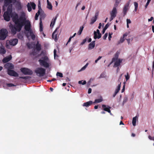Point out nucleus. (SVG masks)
Segmentation results:
<instances>
[{"label":"nucleus","instance_id":"4be33fe9","mask_svg":"<svg viewBox=\"0 0 154 154\" xmlns=\"http://www.w3.org/2000/svg\"><path fill=\"white\" fill-rule=\"evenodd\" d=\"M40 21L44 20L46 16V14L43 11H40Z\"/></svg>","mask_w":154,"mask_h":154},{"label":"nucleus","instance_id":"39448f33","mask_svg":"<svg viewBox=\"0 0 154 154\" xmlns=\"http://www.w3.org/2000/svg\"><path fill=\"white\" fill-rule=\"evenodd\" d=\"M41 59H39L38 60L40 65L46 68L49 67V64L47 62L48 60V57L44 55L42 57Z\"/></svg>","mask_w":154,"mask_h":154},{"label":"nucleus","instance_id":"393cba45","mask_svg":"<svg viewBox=\"0 0 154 154\" xmlns=\"http://www.w3.org/2000/svg\"><path fill=\"white\" fill-rule=\"evenodd\" d=\"M92 103L93 102L92 101H89L87 102L86 103H84L83 105V106H84L88 107L89 106L91 105Z\"/></svg>","mask_w":154,"mask_h":154},{"label":"nucleus","instance_id":"58836bf2","mask_svg":"<svg viewBox=\"0 0 154 154\" xmlns=\"http://www.w3.org/2000/svg\"><path fill=\"white\" fill-rule=\"evenodd\" d=\"M30 35H31L32 38L33 40H34L35 38V35L33 33V32H32V31H30Z\"/></svg>","mask_w":154,"mask_h":154},{"label":"nucleus","instance_id":"1a4fd4ad","mask_svg":"<svg viewBox=\"0 0 154 154\" xmlns=\"http://www.w3.org/2000/svg\"><path fill=\"white\" fill-rule=\"evenodd\" d=\"M24 25H25L24 28L25 30L29 32H30L31 30V25L29 20H26L25 18V20L24 21Z\"/></svg>","mask_w":154,"mask_h":154},{"label":"nucleus","instance_id":"ea45409f","mask_svg":"<svg viewBox=\"0 0 154 154\" xmlns=\"http://www.w3.org/2000/svg\"><path fill=\"white\" fill-rule=\"evenodd\" d=\"M88 38V37H87L86 38L83 40L82 42L81 43V45H83L87 41V39Z\"/></svg>","mask_w":154,"mask_h":154},{"label":"nucleus","instance_id":"4c0bfd02","mask_svg":"<svg viewBox=\"0 0 154 154\" xmlns=\"http://www.w3.org/2000/svg\"><path fill=\"white\" fill-rule=\"evenodd\" d=\"M27 6L28 8V10L29 12H30L32 10V8L31 6L30 5L29 3H28L27 5Z\"/></svg>","mask_w":154,"mask_h":154},{"label":"nucleus","instance_id":"69168bd1","mask_svg":"<svg viewBox=\"0 0 154 154\" xmlns=\"http://www.w3.org/2000/svg\"><path fill=\"white\" fill-rule=\"evenodd\" d=\"M102 26V24L101 23H100L99 25V26L98 27V28L99 29H100L101 28V26Z\"/></svg>","mask_w":154,"mask_h":154},{"label":"nucleus","instance_id":"aec40b11","mask_svg":"<svg viewBox=\"0 0 154 154\" xmlns=\"http://www.w3.org/2000/svg\"><path fill=\"white\" fill-rule=\"evenodd\" d=\"M95 41H93L90 43L88 45V49H92L94 48L95 45Z\"/></svg>","mask_w":154,"mask_h":154},{"label":"nucleus","instance_id":"5fc2aeb1","mask_svg":"<svg viewBox=\"0 0 154 154\" xmlns=\"http://www.w3.org/2000/svg\"><path fill=\"white\" fill-rule=\"evenodd\" d=\"M56 52H57L56 50L55 49H54V58H55V57H56V56H57Z\"/></svg>","mask_w":154,"mask_h":154},{"label":"nucleus","instance_id":"72a5a7b5","mask_svg":"<svg viewBox=\"0 0 154 154\" xmlns=\"http://www.w3.org/2000/svg\"><path fill=\"white\" fill-rule=\"evenodd\" d=\"M134 5L135 7V8H134V11H137V9H138V4L137 2H134Z\"/></svg>","mask_w":154,"mask_h":154},{"label":"nucleus","instance_id":"774afa93","mask_svg":"<svg viewBox=\"0 0 154 154\" xmlns=\"http://www.w3.org/2000/svg\"><path fill=\"white\" fill-rule=\"evenodd\" d=\"M103 75H104V74H103V73L101 74L100 75V76L99 77V78H102L103 77H103Z\"/></svg>","mask_w":154,"mask_h":154},{"label":"nucleus","instance_id":"4d7b16f0","mask_svg":"<svg viewBox=\"0 0 154 154\" xmlns=\"http://www.w3.org/2000/svg\"><path fill=\"white\" fill-rule=\"evenodd\" d=\"M109 24L108 23L106 25L104 28L106 29L109 27Z\"/></svg>","mask_w":154,"mask_h":154},{"label":"nucleus","instance_id":"4468645a","mask_svg":"<svg viewBox=\"0 0 154 154\" xmlns=\"http://www.w3.org/2000/svg\"><path fill=\"white\" fill-rule=\"evenodd\" d=\"M102 107L103 108V110L107 112H108L111 114V113L110 109L111 108V107L108 105H102Z\"/></svg>","mask_w":154,"mask_h":154},{"label":"nucleus","instance_id":"bb28decb","mask_svg":"<svg viewBox=\"0 0 154 154\" xmlns=\"http://www.w3.org/2000/svg\"><path fill=\"white\" fill-rule=\"evenodd\" d=\"M58 14H57L55 18H53L52 19V21L51 22V26L52 24V23L53 22V23L52 25V27H53V26H54V25L55 24V23L56 21L57 20V18L58 17Z\"/></svg>","mask_w":154,"mask_h":154},{"label":"nucleus","instance_id":"e2e57ef3","mask_svg":"<svg viewBox=\"0 0 154 154\" xmlns=\"http://www.w3.org/2000/svg\"><path fill=\"white\" fill-rule=\"evenodd\" d=\"M88 38L87 39V40H88V42H91V38H89V37H88Z\"/></svg>","mask_w":154,"mask_h":154},{"label":"nucleus","instance_id":"473e14b6","mask_svg":"<svg viewBox=\"0 0 154 154\" xmlns=\"http://www.w3.org/2000/svg\"><path fill=\"white\" fill-rule=\"evenodd\" d=\"M40 11H38L37 13H36L35 14V20H38V17L39 15H40Z\"/></svg>","mask_w":154,"mask_h":154},{"label":"nucleus","instance_id":"de8ad7c7","mask_svg":"<svg viewBox=\"0 0 154 154\" xmlns=\"http://www.w3.org/2000/svg\"><path fill=\"white\" fill-rule=\"evenodd\" d=\"M18 38L20 39H22L23 38V36L20 34H19L17 35Z\"/></svg>","mask_w":154,"mask_h":154},{"label":"nucleus","instance_id":"79ce46f5","mask_svg":"<svg viewBox=\"0 0 154 154\" xmlns=\"http://www.w3.org/2000/svg\"><path fill=\"white\" fill-rule=\"evenodd\" d=\"M83 81H79L78 82V83L79 84H82V85H85L86 84V82L85 81H84L83 82H82Z\"/></svg>","mask_w":154,"mask_h":154},{"label":"nucleus","instance_id":"338daca9","mask_svg":"<svg viewBox=\"0 0 154 154\" xmlns=\"http://www.w3.org/2000/svg\"><path fill=\"white\" fill-rule=\"evenodd\" d=\"M153 17H151L150 19H148V21H152L153 19Z\"/></svg>","mask_w":154,"mask_h":154},{"label":"nucleus","instance_id":"3c124183","mask_svg":"<svg viewBox=\"0 0 154 154\" xmlns=\"http://www.w3.org/2000/svg\"><path fill=\"white\" fill-rule=\"evenodd\" d=\"M17 7L19 9H20L21 8V5L20 3H19L18 4H17Z\"/></svg>","mask_w":154,"mask_h":154},{"label":"nucleus","instance_id":"c756f323","mask_svg":"<svg viewBox=\"0 0 154 154\" xmlns=\"http://www.w3.org/2000/svg\"><path fill=\"white\" fill-rule=\"evenodd\" d=\"M137 116H136L134 117L133 118L132 123L134 126H135L136 125V122L137 121Z\"/></svg>","mask_w":154,"mask_h":154},{"label":"nucleus","instance_id":"a19ab883","mask_svg":"<svg viewBox=\"0 0 154 154\" xmlns=\"http://www.w3.org/2000/svg\"><path fill=\"white\" fill-rule=\"evenodd\" d=\"M31 5L32 8L34 10L35 8L36 5L34 2L31 3Z\"/></svg>","mask_w":154,"mask_h":154},{"label":"nucleus","instance_id":"f704fd0d","mask_svg":"<svg viewBox=\"0 0 154 154\" xmlns=\"http://www.w3.org/2000/svg\"><path fill=\"white\" fill-rule=\"evenodd\" d=\"M121 83H120V84L118 85L117 88L116 89L115 91V92H116V93L117 94L120 90V88L121 87Z\"/></svg>","mask_w":154,"mask_h":154},{"label":"nucleus","instance_id":"c03bdc74","mask_svg":"<svg viewBox=\"0 0 154 154\" xmlns=\"http://www.w3.org/2000/svg\"><path fill=\"white\" fill-rule=\"evenodd\" d=\"M38 11H42V8H41V4H40V2L39 1H38Z\"/></svg>","mask_w":154,"mask_h":154},{"label":"nucleus","instance_id":"2eb2a0df","mask_svg":"<svg viewBox=\"0 0 154 154\" xmlns=\"http://www.w3.org/2000/svg\"><path fill=\"white\" fill-rule=\"evenodd\" d=\"M122 59L119 58L116 60L114 62V65L113 67H116L119 66L122 63Z\"/></svg>","mask_w":154,"mask_h":154},{"label":"nucleus","instance_id":"37998d69","mask_svg":"<svg viewBox=\"0 0 154 154\" xmlns=\"http://www.w3.org/2000/svg\"><path fill=\"white\" fill-rule=\"evenodd\" d=\"M56 75L57 76H59L60 77H63L62 73L59 72H57V73Z\"/></svg>","mask_w":154,"mask_h":154},{"label":"nucleus","instance_id":"c9c22d12","mask_svg":"<svg viewBox=\"0 0 154 154\" xmlns=\"http://www.w3.org/2000/svg\"><path fill=\"white\" fill-rule=\"evenodd\" d=\"M84 27L83 26H82L80 27L79 30L78 32V34L79 35H81L83 31Z\"/></svg>","mask_w":154,"mask_h":154},{"label":"nucleus","instance_id":"f03ea898","mask_svg":"<svg viewBox=\"0 0 154 154\" xmlns=\"http://www.w3.org/2000/svg\"><path fill=\"white\" fill-rule=\"evenodd\" d=\"M12 11V5L11 4L8 6L7 11L5 12L3 14L4 19L7 21H9L10 20V17H11Z\"/></svg>","mask_w":154,"mask_h":154},{"label":"nucleus","instance_id":"a18cd8bd","mask_svg":"<svg viewBox=\"0 0 154 154\" xmlns=\"http://www.w3.org/2000/svg\"><path fill=\"white\" fill-rule=\"evenodd\" d=\"M125 79L126 81H127L130 78V75H129L128 73L127 72V75H125Z\"/></svg>","mask_w":154,"mask_h":154},{"label":"nucleus","instance_id":"09e8293b","mask_svg":"<svg viewBox=\"0 0 154 154\" xmlns=\"http://www.w3.org/2000/svg\"><path fill=\"white\" fill-rule=\"evenodd\" d=\"M7 85L8 87H11L14 86L15 85L14 84H12V83H8L7 84Z\"/></svg>","mask_w":154,"mask_h":154},{"label":"nucleus","instance_id":"412c9836","mask_svg":"<svg viewBox=\"0 0 154 154\" xmlns=\"http://www.w3.org/2000/svg\"><path fill=\"white\" fill-rule=\"evenodd\" d=\"M12 58L11 56V55L8 56V57L4 58L2 61L4 63H6L10 61Z\"/></svg>","mask_w":154,"mask_h":154},{"label":"nucleus","instance_id":"7c9ffc66","mask_svg":"<svg viewBox=\"0 0 154 154\" xmlns=\"http://www.w3.org/2000/svg\"><path fill=\"white\" fill-rule=\"evenodd\" d=\"M39 26L40 29L39 30L40 32H42L43 31V24L42 21L41 20V21H40L39 22Z\"/></svg>","mask_w":154,"mask_h":154},{"label":"nucleus","instance_id":"0e129e2a","mask_svg":"<svg viewBox=\"0 0 154 154\" xmlns=\"http://www.w3.org/2000/svg\"><path fill=\"white\" fill-rule=\"evenodd\" d=\"M72 37L71 36H70V38H69L67 44H68V43H69L71 41V39H72Z\"/></svg>","mask_w":154,"mask_h":154},{"label":"nucleus","instance_id":"423d86ee","mask_svg":"<svg viewBox=\"0 0 154 154\" xmlns=\"http://www.w3.org/2000/svg\"><path fill=\"white\" fill-rule=\"evenodd\" d=\"M46 70L45 69L41 67L37 68L35 70V72L37 75L40 77L44 76Z\"/></svg>","mask_w":154,"mask_h":154},{"label":"nucleus","instance_id":"bf43d9fd","mask_svg":"<svg viewBox=\"0 0 154 154\" xmlns=\"http://www.w3.org/2000/svg\"><path fill=\"white\" fill-rule=\"evenodd\" d=\"M91 91H92L91 89V88H89L88 89V94H90L91 92Z\"/></svg>","mask_w":154,"mask_h":154},{"label":"nucleus","instance_id":"7ed1b4c3","mask_svg":"<svg viewBox=\"0 0 154 154\" xmlns=\"http://www.w3.org/2000/svg\"><path fill=\"white\" fill-rule=\"evenodd\" d=\"M5 66L6 67L8 68V73L9 75L14 77L18 76V74L14 70L9 69H12L13 68L14 66L12 64L7 63L5 65Z\"/></svg>","mask_w":154,"mask_h":154},{"label":"nucleus","instance_id":"603ef678","mask_svg":"<svg viewBox=\"0 0 154 154\" xmlns=\"http://www.w3.org/2000/svg\"><path fill=\"white\" fill-rule=\"evenodd\" d=\"M150 2V1H149V0H147V2L145 6V8H147V7L148 6V5H149Z\"/></svg>","mask_w":154,"mask_h":154},{"label":"nucleus","instance_id":"f257e3e1","mask_svg":"<svg viewBox=\"0 0 154 154\" xmlns=\"http://www.w3.org/2000/svg\"><path fill=\"white\" fill-rule=\"evenodd\" d=\"M11 17L15 24H20L22 25H24V21L25 20V17L22 16H20L19 18L18 14L14 12H12Z\"/></svg>","mask_w":154,"mask_h":154},{"label":"nucleus","instance_id":"f3484780","mask_svg":"<svg viewBox=\"0 0 154 154\" xmlns=\"http://www.w3.org/2000/svg\"><path fill=\"white\" fill-rule=\"evenodd\" d=\"M16 1V0H4V3L5 5L7 6L10 5V4L11 3L15 2Z\"/></svg>","mask_w":154,"mask_h":154},{"label":"nucleus","instance_id":"e433bc0d","mask_svg":"<svg viewBox=\"0 0 154 154\" xmlns=\"http://www.w3.org/2000/svg\"><path fill=\"white\" fill-rule=\"evenodd\" d=\"M31 77L29 76H20L19 78L20 79L28 80Z\"/></svg>","mask_w":154,"mask_h":154},{"label":"nucleus","instance_id":"20e7f679","mask_svg":"<svg viewBox=\"0 0 154 154\" xmlns=\"http://www.w3.org/2000/svg\"><path fill=\"white\" fill-rule=\"evenodd\" d=\"M24 25H22L20 24H15V25H11L9 27L11 29L12 33L14 35L17 32H20Z\"/></svg>","mask_w":154,"mask_h":154},{"label":"nucleus","instance_id":"8fccbe9b","mask_svg":"<svg viewBox=\"0 0 154 154\" xmlns=\"http://www.w3.org/2000/svg\"><path fill=\"white\" fill-rule=\"evenodd\" d=\"M108 36V33H106L103 37V38L104 40H105Z\"/></svg>","mask_w":154,"mask_h":154},{"label":"nucleus","instance_id":"6e6d98bb","mask_svg":"<svg viewBox=\"0 0 154 154\" xmlns=\"http://www.w3.org/2000/svg\"><path fill=\"white\" fill-rule=\"evenodd\" d=\"M131 23V21L129 19H127V24H129Z\"/></svg>","mask_w":154,"mask_h":154},{"label":"nucleus","instance_id":"f8f14e48","mask_svg":"<svg viewBox=\"0 0 154 154\" xmlns=\"http://www.w3.org/2000/svg\"><path fill=\"white\" fill-rule=\"evenodd\" d=\"M94 38L95 39H96L97 38L99 39L101 37V35L100 33V31L99 29H97L96 32L94 31Z\"/></svg>","mask_w":154,"mask_h":154},{"label":"nucleus","instance_id":"a878e982","mask_svg":"<svg viewBox=\"0 0 154 154\" xmlns=\"http://www.w3.org/2000/svg\"><path fill=\"white\" fill-rule=\"evenodd\" d=\"M118 57H119V54H118L117 53H116L115 54V57H113L112 59V61L111 62V63H112L114 62H115V61H116V60H118V59H119L118 58Z\"/></svg>","mask_w":154,"mask_h":154},{"label":"nucleus","instance_id":"a211bd4d","mask_svg":"<svg viewBox=\"0 0 154 154\" xmlns=\"http://www.w3.org/2000/svg\"><path fill=\"white\" fill-rule=\"evenodd\" d=\"M59 27H57L56 28L55 30H54V32H53L52 34V37L53 38L54 37L55 40H57V35L58 34V32H57V30L58 29Z\"/></svg>","mask_w":154,"mask_h":154},{"label":"nucleus","instance_id":"6ab92c4d","mask_svg":"<svg viewBox=\"0 0 154 154\" xmlns=\"http://www.w3.org/2000/svg\"><path fill=\"white\" fill-rule=\"evenodd\" d=\"M10 44L11 45H12L13 46H14L16 45L18 43V40L17 39H14L12 40H11L9 42Z\"/></svg>","mask_w":154,"mask_h":154},{"label":"nucleus","instance_id":"49530a36","mask_svg":"<svg viewBox=\"0 0 154 154\" xmlns=\"http://www.w3.org/2000/svg\"><path fill=\"white\" fill-rule=\"evenodd\" d=\"M88 65V63H87L85 66L82 67L81 69V71H82L85 70V68L87 67Z\"/></svg>","mask_w":154,"mask_h":154},{"label":"nucleus","instance_id":"2f4dec72","mask_svg":"<svg viewBox=\"0 0 154 154\" xmlns=\"http://www.w3.org/2000/svg\"><path fill=\"white\" fill-rule=\"evenodd\" d=\"M6 53V50L4 48H1L0 49V54H5Z\"/></svg>","mask_w":154,"mask_h":154},{"label":"nucleus","instance_id":"9d476101","mask_svg":"<svg viewBox=\"0 0 154 154\" xmlns=\"http://www.w3.org/2000/svg\"><path fill=\"white\" fill-rule=\"evenodd\" d=\"M43 51H42L40 54H37V52L35 51V50H32V51L30 53V55L31 57L33 58L34 59H35L38 57L41 56V55L43 54Z\"/></svg>","mask_w":154,"mask_h":154},{"label":"nucleus","instance_id":"c85d7f7f","mask_svg":"<svg viewBox=\"0 0 154 154\" xmlns=\"http://www.w3.org/2000/svg\"><path fill=\"white\" fill-rule=\"evenodd\" d=\"M47 8L50 10H51L52 8V6L51 3L48 0H47Z\"/></svg>","mask_w":154,"mask_h":154},{"label":"nucleus","instance_id":"864d4df0","mask_svg":"<svg viewBox=\"0 0 154 154\" xmlns=\"http://www.w3.org/2000/svg\"><path fill=\"white\" fill-rule=\"evenodd\" d=\"M124 85H123V88H122V93L125 90V82H124Z\"/></svg>","mask_w":154,"mask_h":154},{"label":"nucleus","instance_id":"052dcab7","mask_svg":"<svg viewBox=\"0 0 154 154\" xmlns=\"http://www.w3.org/2000/svg\"><path fill=\"white\" fill-rule=\"evenodd\" d=\"M94 80V79H93L92 78H91L89 80L88 82V83H90L91 82L93 81Z\"/></svg>","mask_w":154,"mask_h":154},{"label":"nucleus","instance_id":"ddd939ff","mask_svg":"<svg viewBox=\"0 0 154 154\" xmlns=\"http://www.w3.org/2000/svg\"><path fill=\"white\" fill-rule=\"evenodd\" d=\"M130 5V2H128L125 4L124 6L123 9V13L124 14V16H125L127 14V12L128 10V9L129 5Z\"/></svg>","mask_w":154,"mask_h":154},{"label":"nucleus","instance_id":"6e6552de","mask_svg":"<svg viewBox=\"0 0 154 154\" xmlns=\"http://www.w3.org/2000/svg\"><path fill=\"white\" fill-rule=\"evenodd\" d=\"M21 72L25 75H32L33 72L32 70L27 68L23 67L20 69Z\"/></svg>","mask_w":154,"mask_h":154},{"label":"nucleus","instance_id":"5701e85b","mask_svg":"<svg viewBox=\"0 0 154 154\" xmlns=\"http://www.w3.org/2000/svg\"><path fill=\"white\" fill-rule=\"evenodd\" d=\"M128 35V34L127 33H125L123 35V36L121 38L119 42V44L120 43H123L125 40L124 38L125 37L127 36Z\"/></svg>","mask_w":154,"mask_h":154},{"label":"nucleus","instance_id":"9b49d317","mask_svg":"<svg viewBox=\"0 0 154 154\" xmlns=\"http://www.w3.org/2000/svg\"><path fill=\"white\" fill-rule=\"evenodd\" d=\"M117 13V11L116 8H113L112 11L110 12L111 17L110 19V21L112 20L116 16Z\"/></svg>","mask_w":154,"mask_h":154},{"label":"nucleus","instance_id":"13d9d810","mask_svg":"<svg viewBox=\"0 0 154 154\" xmlns=\"http://www.w3.org/2000/svg\"><path fill=\"white\" fill-rule=\"evenodd\" d=\"M148 138L150 140H153L154 139V137H152L150 135H149L148 136Z\"/></svg>","mask_w":154,"mask_h":154},{"label":"nucleus","instance_id":"cd10ccee","mask_svg":"<svg viewBox=\"0 0 154 154\" xmlns=\"http://www.w3.org/2000/svg\"><path fill=\"white\" fill-rule=\"evenodd\" d=\"M103 100V99L102 97H101L100 98L98 99H95L94 101V102H93L94 103H100L101 102H102Z\"/></svg>","mask_w":154,"mask_h":154},{"label":"nucleus","instance_id":"0eeeda50","mask_svg":"<svg viewBox=\"0 0 154 154\" xmlns=\"http://www.w3.org/2000/svg\"><path fill=\"white\" fill-rule=\"evenodd\" d=\"M8 32L6 29H2L0 31V40H4L8 35Z\"/></svg>","mask_w":154,"mask_h":154},{"label":"nucleus","instance_id":"dca6fc26","mask_svg":"<svg viewBox=\"0 0 154 154\" xmlns=\"http://www.w3.org/2000/svg\"><path fill=\"white\" fill-rule=\"evenodd\" d=\"M98 12H97L96 13L94 17H92V18L91 19L90 24H93L96 21L97 19V17L98 16Z\"/></svg>","mask_w":154,"mask_h":154},{"label":"nucleus","instance_id":"b1692460","mask_svg":"<svg viewBox=\"0 0 154 154\" xmlns=\"http://www.w3.org/2000/svg\"><path fill=\"white\" fill-rule=\"evenodd\" d=\"M36 49L38 51H39L41 49V45L39 44L38 42H37L36 45Z\"/></svg>","mask_w":154,"mask_h":154},{"label":"nucleus","instance_id":"680f3d73","mask_svg":"<svg viewBox=\"0 0 154 154\" xmlns=\"http://www.w3.org/2000/svg\"><path fill=\"white\" fill-rule=\"evenodd\" d=\"M111 38H112L111 34L109 33V37H108V38H109V40H110Z\"/></svg>","mask_w":154,"mask_h":154}]
</instances>
